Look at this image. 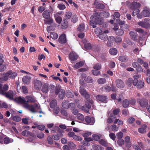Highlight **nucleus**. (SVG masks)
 Here are the masks:
<instances>
[{"label": "nucleus", "mask_w": 150, "mask_h": 150, "mask_svg": "<svg viewBox=\"0 0 150 150\" xmlns=\"http://www.w3.org/2000/svg\"><path fill=\"white\" fill-rule=\"evenodd\" d=\"M85 120L87 123L91 125H93L95 122V119L94 117L91 118L88 116L86 117Z\"/></svg>", "instance_id": "9b49d317"}, {"label": "nucleus", "mask_w": 150, "mask_h": 150, "mask_svg": "<svg viewBox=\"0 0 150 150\" xmlns=\"http://www.w3.org/2000/svg\"><path fill=\"white\" fill-rule=\"evenodd\" d=\"M50 37L52 39L55 40L57 38L58 35L56 33L53 32L51 33Z\"/></svg>", "instance_id": "de8ad7c7"}, {"label": "nucleus", "mask_w": 150, "mask_h": 150, "mask_svg": "<svg viewBox=\"0 0 150 150\" xmlns=\"http://www.w3.org/2000/svg\"><path fill=\"white\" fill-rule=\"evenodd\" d=\"M122 105L124 108L128 107L129 105V102L128 100L127 99L124 100L123 102Z\"/></svg>", "instance_id": "79ce46f5"}, {"label": "nucleus", "mask_w": 150, "mask_h": 150, "mask_svg": "<svg viewBox=\"0 0 150 150\" xmlns=\"http://www.w3.org/2000/svg\"><path fill=\"white\" fill-rule=\"evenodd\" d=\"M55 86L53 85H49V89H51L50 90V92H53L55 88Z\"/></svg>", "instance_id": "69168bd1"}, {"label": "nucleus", "mask_w": 150, "mask_h": 150, "mask_svg": "<svg viewBox=\"0 0 150 150\" xmlns=\"http://www.w3.org/2000/svg\"><path fill=\"white\" fill-rule=\"evenodd\" d=\"M8 88L7 84H5L2 87L1 85L0 84V94L3 95H5L6 93L5 91L8 90Z\"/></svg>", "instance_id": "0eeeda50"}, {"label": "nucleus", "mask_w": 150, "mask_h": 150, "mask_svg": "<svg viewBox=\"0 0 150 150\" xmlns=\"http://www.w3.org/2000/svg\"><path fill=\"white\" fill-rule=\"evenodd\" d=\"M144 82L142 81H140L139 82H137V84L136 86H137V88H138L140 89L142 88L144 86Z\"/></svg>", "instance_id": "f704fd0d"}, {"label": "nucleus", "mask_w": 150, "mask_h": 150, "mask_svg": "<svg viewBox=\"0 0 150 150\" xmlns=\"http://www.w3.org/2000/svg\"><path fill=\"white\" fill-rule=\"evenodd\" d=\"M115 31L116 34L117 35L120 36L124 34L123 31L121 29H118V28L116 25H115V27L113 28Z\"/></svg>", "instance_id": "5701e85b"}, {"label": "nucleus", "mask_w": 150, "mask_h": 150, "mask_svg": "<svg viewBox=\"0 0 150 150\" xmlns=\"http://www.w3.org/2000/svg\"><path fill=\"white\" fill-rule=\"evenodd\" d=\"M4 95L8 99L11 100L13 99V92L12 90H9Z\"/></svg>", "instance_id": "dca6fc26"}, {"label": "nucleus", "mask_w": 150, "mask_h": 150, "mask_svg": "<svg viewBox=\"0 0 150 150\" xmlns=\"http://www.w3.org/2000/svg\"><path fill=\"white\" fill-rule=\"evenodd\" d=\"M78 56L76 53L74 52H71L69 55V58L71 61H74L78 58Z\"/></svg>", "instance_id": "f3484780"}, {"label": "nucleus", "mask_w": 150, "mask_h": 150, "mask_svg": "<svg viewBox=\"0 0 150 150\" xmlns=\"http://www.w3.org/2000/svg\"><path fill=\"white\" fill-rule=\"evenodd\" d=\"M84 28L85 27L84 24L83 23H82L79 25L78 28V30L79 31H82L84 30Z\"/></svg>", "instance_id": "8fccbe9b"}, {"label": "nucleus", "mask_w": 150, "mask_h": 150, "mask_svg": "<svg viewBox=\"0 0 150 150\" xmlns=\"http://www.w3.org/2000/svg\"><path fill=\"white\" fill-rule=\"evenodd\" d=\"M124 143L125 141L124 140L122 139H119L117 141V144L120 146H121L124 144Z\"/></svg>", "instance_id": "864d4df0"}, {"label": "nucleus", "mask_w": 150, "mask_h": 150, "mask_svg": "<svg viewBox=\"0 0 150 150\" xmlns=\"http://www.w3.org/2000/svg\"><path fill=\"white\" fill-rule=\"evenodd\" d=\"M22 92L24 93H27L28 92L27 88L25 86H23L21 88Z\"/></svg>", "instance_id": "774afa93"}, {"label": "nucleus", "mask_w": 150, "mask_h": 150, "mask_svg": "<svg viewBox=\"0 0 150 150\" xmlns=\"http://www.w3.org/2000/svg\"><path fill=\"white\" fill-rule=\"evenodd\" d=\"M4 143L5 144H8L12 143L13 142V140L9 137H5L4 139Z\"/></svg>", "instance_id": "7c9ffc66"}, {"label": "nucleus", "mask_w": 150, "mask_h": 150, "mask_svg": "<svg viewBox=\"0 0 150 150\" xmlns=\"http://www.w3.org/2000/svg\"><path fill=\"white\" fill-rule=\"evenodd\" d=\"M137 101L139 102L140 106L143 107H146L148 104L147 100L144 99L142 100L139 99Z\"/></svg>", "instance_id": "393cba45"}, {"label": "nucleus", "mask_w": 150, "mask_h": 150, "mask_svg": "<svg viewBox=\"0 0 150 150\" xmlns=\"http://www.w3.org/2000/svg\"><path fill=\"white\" fill-rule=\"evenodd\" d=\"M92 148L93 150H103V148L97 144H94L92 146Z\"/></svg>", "instance_id": "e433bc0d"}, {"label": "nucleus", "mask_w": 150, "mask_h": 150, "mask_svg": "<svg viewBox=\"0 0 150 150\" xmlns=\"http://www.w3.org/2000/svg\"><path fill=\"white\" fill-rule=\"evenodd\" d=\"M141 77V75H137L133 76L134 80L133 81V84L134 86H136L137 84V82H138L137 79Z\"/></svg>", "instance_id": "c9c22d12"}, {"label": "nucleus", "mask_w": 150, "mask_h": 150, "mask_svg": "<svg viewBox=\"0 0 150 150\" xmlns=\"http://www.w3.org/2000/svg\"><path fill=\"white\" fill-rule=\"evenodd\" d=\"M133 7L134 8H137L140 7V5L139 3L136 2H134L132 3Z\"/></svg>", "instance_id": "5fc2aeb1"}, {"label": "nucleus", "mask_w": 150, "mask_h": 150, "mask_svg": "<svg viewBox=\"0 0 150 150\" xmlns=\"http://www.w3.org/2000/svg\"><path fill=\"white\" fill-rule=\"evenodd\" d=\"M112 130L114 132L117 131L118 129V128L115 125H112L110 127Z\"/></svg>", "instance_id": "13d9d810"}, {"label": "nucleus", "mask_w": 150, "mask_h": 150, "mask_svg": "<svg viewBox=\"0 0 150 150\" xmlns=\"http://www.w3.org/2000/svg\"><path fill=\"white\" fill-rule=\"evenodd\" d=\"M102 15L105 18L109 17V14L106 11H103L101 13H95L91 17V21L90 22V25L93 28H95L96 26V25L98 24L101 25L103 23V18L100 16Z\"/></svg>", "instance_id": "f03ea898"}, {"label": "nucleus", "mask_w": 150, "mask_h": 150, "mask_svg": "<svg viewBox=\"0 0 150 150\" xmlns=\"http://www.w3.org/2000/svg\"><path fill=\"white\" fill-rule=\"evenodd\" d=\"M96 98L98 101L105 103L107 102V97L105 96L99 95L96 96Z\"/></svg>", "instance_id": "9d476101"}, {"label": "nucleus", "mask_w": 150, "mask_h": 150, "mask_svg": "<svg viewBox=\"0 0 150 150\" xmlns=\"http://www.w3.org/2000/svg\"><path fill=\"white\" fill-rule=\"evenodd\" d=\"M140 12L139 10L138 9H136L134 10L133 12L132 13V16H135V15H137Z\"/></svg>", "instance_id": "052dcab7"}, {"label": "nucleus", "mask_w": 150, "mask_h": 150, "mask_svg": "<svg viewBox=\"0 0 150 150\" xmlns=\"http://www.w3.org/2000/svg\"><path fill=\"white\" fill-rule=\"evenodd\" d=\"M101 68V66L99 64H97L93 66V68L95 69L99 70Z\"/></svg>", "instance_id": "e2e57ef3"}, {"label": "nucleus", "mask_w": 150, "mask_h": 150, "mask_svg": "<svg viewBox=\"0 0 150 150\" xmlns=\"http://www.w3.org/2000/svg\"><path fill=\"white\" fill-rule=\"evenodd\" d=\"M57 7L60 10H63L66 8V6L64 4H59L58 5Z\"/></svg>", "instance_id": "3c124183"}, {"label": "nucleus", "mask_w": 150, "mask_h": 150, "mask_svg": "<svg viewBox=\"0 0 150 150\" xmlns=\"http://www.w3.org/2000/svg\"><path fill=\"white\" fill-rule=\"evenodd\" d=\"M123 134L122 132H120L116 134L117 138L118 139H121L123 136Z\"/></svg>", "instance_id": "680f3d73"}, {"label": "nucleus", "mask_w": 150, "mask_h": 150, "mask_svg": "<svg viewBox=\"0 0 150 150\" xmlns=\"http://www.w3.org/2000/svg\"><path fill=\"white\" fill-rule=\"evenodd\" d=\"M79 92L81 95L86 98L89 97V95L87 93L86 91L83 87H80L79 88Z\"/></svg>", "instance_id": "1a4fd4ad"}, {"label": "nucleus", "mask_w": 150, "mask_h": 150, "mask_svg": "<svg viewBox=\"0 0 150 150\" xmlns=\"http://www.w3.org/2000/svg\"><path fill=\"white\" fill-rule=\"evenodd\" d=\"M9 77L11 79H14L17 75L16 72H13L11 70L7 72Z\"/></svg>", "instance_id": "412c9836"}, {"label": "nucleus", "mask_w": 150, "mask_h": 150, "mask_svg": "<svg viewBox=\"0 0 150 150\" xmlns=\"http://www.w3.org/2000/svg\"><path fill=\"white\" fill-rule=\"evenodd\" d=\"M84 64V63L82 62H80L76 63L73 67L76 69H78L82 67Z\"/></svg>", "instance_id": "2f4dec72"}, {"label": "nucleus", "mask_w": 150, "mask_h": 150, "mask_svg": "<svg viewBox=\"0 0 150 150\" xmlns=\"http://www.w3.org/2000/svg\"><path fill=\"white\" fill-rule=\"evenodd\" d=\"M43 17L45 19L44 23L46 24L51 25L53 22V20L50 16V12L48 10L44 11L42 14Z\"/></svg>", "instance_id": "7ed1b4c3"}, {"label": "nucleus", "mask_w": 150, "mask_h": 150, "mask_svg": "<svg viewBox=\"0 0 150 150\" xmlns=\"http://www.w3.org/2000/svg\"><path fill=\"white\" fill-rule=\"evenodd\" d=\"M55 93L57 95L59 94V97L60 99H63L64 96L65 91L63 89H57L55 92Z\"/></svg>", "instance_id": "6e6552de"}, {"label": "nucleus", "mask_w": 150, "mask_h": 150, "mask_svg": "<svg viewBox=\"0 0 150 150\" xmlns=\"http://www.w3.org/2000/svg\"><path fill=\"white\" fill-rule=\"evenodd\" d=\"M57 105V102L56 100H52L50 103V106L51 108H54Z\"/></svg>", "instance_id": "37998d69"}, {"label": "nucleus", "mask_w": 150, "mask_h": 150, "mask_svg": "<svg viewBox=\"0 0 150 150\" xmlns=\"http://www.w3.org/2000/svg\"><path fill=\"white\" fill-rule=\"evenodd\" d=\"M60 14V13H56L54 14L55 20L56 22L59 24H60L62 21V18L59 16Z\"/></svg>", "instance_id": "6ab92c4d"}, {"label": "nucleus", "mask_w": 150, "mask_h": 150, "mask_svg": "<svg viewBox=\"0 0 150 150\" xmlns=\"http://www.w3.org/2000/svg\"><path fill=\"white\" fill-rule=\"evenodd\" d=\"M119 59L120 61L126 62L127 61L128 58L125 56H122L119 57Z\"/></svg>", "instance_id": "58836bf2"}, {"label": "nucleus", "mask_w": 150, "mask_h": 150, "mask_svg": "<svg viewBox=\"0 0 150 150\" xmlns=\"http://www.w3.org/2000/svg\"><path fill=\"white\" fill-rule=\"evenodd\" d=\"M141 13L144 17H149L150 16V9L147 7H144Z\"/></svg>", "instance_id": "423d86ee"}, {"label": "nucleus", "mask_w": 150, "mask_h": 150, "mask_svg": "<svg viewBox=\"0 0 150 150\" xmlns=\"http://www.w3.org/2000/svg\"><path fill=\"white\" fill-rule=\"evenodd\" d=\"M13 120L15 121L18 122L20 121L21 120V118L19 116H15L13 117Z\"/></svg>", "instance_id": "4d7b16f0"}, {"label": "nucleus", "mask_w": 150, "mask_h": 150, "mask_svg": "<svg viewBox=\"0 0 150 150\" xmlns=\"http://www.w3.org/2000/svg\"><path fill=\"white\" fill-rule=\"evenodd\" d=\"M49 89V84L45 83L42 86V91L43 93H46L47 92Z\"/></svg>", "instance_id": "a878e982"}, {"label": "nucleus", "mask_w": 150, "mask_h": 150, "mask_svg": "<svg viewBox=\"0 0 150 150\" xmlns=\"http://www.w3.org/2000/svg\"><path fill=\"white\" fill-rule=\"evenodd\" d=\"M135 30L136 32L138 33L142 34H143L146 33V32H144L143 29L141 28H137L135 29Z\"/></svg>", "instance_id": "603ef678"}, {"label": "nucleus", "mask_w": 150, "mask_h": 150, "mask_svg": "<svg viewBox=\"0 0 150 150\" xmlns=\"http://www.w3.org/2000/svg\"><path fill=\"white\" fill-rule=\"evenodd\" d=\"M77 117L78 120L82 121L83 120L85 119L84 116L82 114L80 113L77 115Z\"/></svg>", "instance_id": "49530a36"}, {"label": "nucleus", "mask_w": 150, "mask_h": 150, "mask_svg": "<svg viewBox=\"0 0 150 150\" xmlns=\"http://www.w3.org/2000/svg\"><path fill=\"white\" fill-rule=\"evenodd\" d=\"M82 41L84 43V47L85 49L87 50H90L91 49V45L90 43H87V41L86 40H83Z\"/></svg>", "instance_id": "bb28decb"}, {"label": "nucleus", "mask_w": 150, "mask_h": 150, "mask_svg": "<svg viewBox=\"0 0 150 150\" xmlns=\"http://www.w3.org/2000/svg\"><path fill=\"white\" fill-rule=\"evenodd\" d=\"M23 82L25 84H28L30 81V78L29 76H24L23 78Z\"/></svg>", "instance_id": "cd10ccee"}, {"label": "nucleus", "mask_w": 150, "mask_h": 150, "mask_svg": "<svg viewBox=\"0 0 150 150\" xmlns=\"http://www.w3.org/2000/svg\"><path fill=\"white\" fill-rule=\"evenodd\" d=\"M61 112L62 114L65 117V118L67 120H71L72 119L73 115L68 113L66 110H61Z\"/></svg>", "instance_id": "39448f33"}, {"label": "nucleus", "mask_w": 150, "mask_h": 150, "mask_svg": "<svg viewBox=\"0 0 150 150\" xmlns=\"http://www.w3.org/2000/svg\"><path fill=\"white\" fill-rule=\"evenodd\" d=\"M68 22L66 20H63V22L61 24V27L62 29H65L67 28L68 27Z\"/></svg>", "instance_id": "72a5a7b5"}, {"label": "nucleus", "mask_w": 150, "mask_h": 150, "mask_svg": "<svg viewBox=\"0 0 150 150\" xmlns=\"http://www.w3.org/2000/svg\"><path fill=\"white\" fill-rule=\"evenodd\" d=\"M108 42L106 44L108 47H110L113 45V42L115 41V38L113 36H110L108 38Z\"/></svg>", "instance_id": "ddd939ff"}, {"label": "nucleus", "mask_w": 150, "mask_h": 150, "mask_svg": "<svg viewBox=\"0 0 150 150\" xmlns=\"http://www.w3.org/2000/svg\"><path fill=\"white\" fill-rule=\"evenodd\" d=\"M95 32L96 34H100L103 33V31L102 30L98 28H97L95 30Z\"/></svg>", "instance_id": "6e6d98bb"}, {"label": "nucleus", "mask_w": 150, "mask_h": 150, "mask_svg": "<svg viewBox=\"0 0 150 150\" xmlns=\"http://www.w3.org/2000/svg\"><path fill=\"white\" fill-rule=\"evenodd\" d=\"M129 35L134 40L138 42V40L136 38L137 36V33L136 32L134 31H131L129 33Z\"/></svg>", "instance_id": "b1692460"}, {"label": "nucleus", "mask_w": 150, "mask_h": 150, "mask_svg": "<svg viewBox=\"0 0 150 150\" xmlns=\"http://www.w3.org/2000/svg\"><path fill=\"white\" fill-rule=\"evenodd\" d=\"M106 82V80L105 78H100L98 80V82L100 84H103L105 83Z\"/></svg>", "instance_id": "c03bdc74"}, {"label": "nucleus", "mask_w": 150, "mask_h": 150, "mask_svg": "<svg viewBox=\"0 0 150 150\" xmlns=\"http://www.w3.org/2000/svg\"><path fill=\"white\" fill-rule=\"evenodd\" d=\"M109 52L110 54L114 55L117 54V51L115 48H112L110 50Z\"/></svg>", "instance_id": "473e14b6"}, {"label": "nucleus", "mask_w": 150, "mask_h": 150, "mask_svg": "<svg viewBox=\"0 0 150 150\" xmlns=\"http://www.w3.org/2000/svg\"><path fill=\"white\" fill-rule=\"evenodd\" d=\"M58 41L61 44H64L67 42L66 35L65 34H62L60 35L58 39Z\"/></svg>", "instance_id": "f8f14e48"}, {"label": "nucleus", "mask_w": 150, "mask_h": 150, "mask_svg": "<svg viewBox=\"0 0 150 150\" xmlns=\"http://www.w3.org/2000/svg\"><path fill=\"white\" fill-rule=\"evenodd\" d=\"M68 145L69 147L71 149H74L75 147V144L72 142H69Z\"/></svg>", "instance_id": "bf43d9fd"}, {"label": "nucleus", "mask_w": 150, "mask_h": 150, "mask_svg": "<svg viewBox=\"0 0 150 150\" xmlns=\"http://www.w3.org/2000/svg\"><path fill=\"white\" fill-rule=\"evenodd\" d=\"M92 137L93 138V140L96 141H98L102 137V136L100 134H94L92 135Z\"/></svg>", "instance_id": "c85d7f7f"}, {"label": "nucleus", "mask_w": 150, "mask_h": 150, "mask_svg": "<svg viewBox=\"0 0 150 150\" xmlns=\"http://www.w3.org/2000/svg\"><path fill=\"white\" fill-rule=\"evenodd\" d=\"M69 104L68 101L65 100L62 102V105L63 108L67 109L69 107Z\"/></svg>", "instance_id": "a19ab883"}, {"label": "nucleus", "mask_w": 150, "mask_h": 150, "mask_svg": "<svg viewBox=\"0 0 150 150\" xmlns=\"http://www.w3.org/2000/svg\"><path fill=\"white\" fill-rule=\"evenodd\" d=\"M98 37L101 40H105L107 38V36L106 34H103V33L99 34Z\"/></svg>", "instance_id": "ea45409f"}, {"label": "nucleus", "mask_w": 150, "mask_h": 150, "mask_svg": "<svg viewBox=\"0 0 150 150\" xmlns=\"http://www.w3.org/2000/svg\"><path fill=\"white\" fill-rule=\"evenodd\" d=\"M94 6L97 8L103 9L104 8V5L99 2V1L97 0H96L94 3Z\"/></svg>", "instance_id": "2eb2a0df"}, {"label": "nucleus", "mask_w": 150, "mask_h": 150, "mask_svg": "<svg viewBox=\"0 0 150 150\" xmlns=\"http://www.w3.org/2000/svg\"><path fill=\"white\" fill-rule=\"evenodd\" d=\"M72 15V13L70 12H67L65 14V17L67 19L70 18Z\"/></svg>", "instance_id": "09e8293b"}, {"label": "nucleus", "mask_w": 150, "mask_h": 150, "mask_svg": "<svg viewBox=\"0 0 150 150\" xmlns=\"http://www.w3.org/2000/svg\"><path fill=\"white\" fill-rule=\"evenodd\" d=\"M114 123L116 124L117 123L120 125H122V121L121 120H119L118 119H116L113 122Z\"/></svg>", "instance_id": "0e129e2a"}, {"label": "nucleus", "mask_w": 150, "mask_h": 150, "mask_svg": "<svg viewBox=\"0 0 150 150\" xmlns=\"http://www.w3.org/2000/svg\"><path fill=\"white\" fill-rule=\"evenodd\" d=\"M69 108H70L71 110L75 108V104L74 103H72L69 104Z\"/></svg>", "instance_id": "338daca9"}, {"label": "nucleus", "mask_w": 150, "mask_h": 150, "mask_svg": "<svg viewBox=\"0 0 150 150\" xmlns=\"http://www.w3.org/2000/svg\"><path fill=\"white\" fill-rule=\"evenodd\" d=\"M146 126L144 125L141 127L139 129L138 131L140 133H144L146 132Z\"/></svg>", "instance_id": "4c0bfd02"}, {"label": "nucleus", "mask_w": 150, "mask_h": 150, "mask_svg": "<svg viewBox=\"0 0 150 150\" xmlns=\"http://www.w3.org/2000/svg\"><path fill=\"white\" fill-rule=\"evenodd\" d=\"M26 99L27 100L25 101L23 97H19L16 98L15 100L17 103L22 104L25 108L28 109L32 112L35 113L36 112V110H39L40 109V107L39 104L35 103L33 105H29L28 102L35 103L36 102L35 99L34 98L28 96H26Z\"/></svg>", "instance_id": "f257e3e1"}, {"label": "nucleus", "mask_w": 150, "mask_h": 150, "mask_svg": "<svg viewBox=\"0 0 150 150\" xmlns=\"http://www.w3.org/2000/svg\"><path fill=\"white\" fill-rule=\"evenodd\" d=\"M150 19L149 18H145L144 21H140L137 24L142 27L148 29L150 28Z\"/></svg>", "instance_id": "20e7f679"}, {"label": "nucleus", "mask_w": 150, "mask_h": 150, "mask_svg": "<svg viewBox=\"0 0 150 150\" xmlns=\"http://www.w3.org/2000/svg\"><path fill=\"white\" fill-rule=\"evenodd\" d=\"M115 82L116 86L118 88H122L124 87V83L121 80L119 79H117Z\"/></svg>", "instance_id": "4468645a"}, {"label": "nucleus", "mask_w": 150, "mask_h": 150, "mask_svg": "<svg viewBox=\"0 0 150 150\" xmlns=\"http://www.w3.org/2000/svg\"><path fill=\"white\" fill-rule=\"evenodd\" d=\"M125 146L126 147L129 148L132 146V144L130 141V138L129 136H126L125 138Z\"/></svg>", "instance_id": "4be33fe9"}, {"label": "nucleus", "mask_w": 150, "mask_h": 150, "mask_svg": "<svg viewBox=\"0 0 150 150\" xmlns=\"http://www.w3.org/2000/svg\"><path fill=\"white\" fill-rule=\"evenodd\" d=\"M9 78L7 72L3 74L0 78V80L2 81H6L8 80Z\"/></svg>", "instance_id": "c756f323"}, {"label": "nucleus", "mask_w": 150, "mask_h": 150, "mask_svg": "<svg viewBox=\"0 0 150 150\" xmlns=\"http://www.w3.org/2000/svg\"><path fill=\"white\" fill-rule=\"evenodd\" d=\"M99 142L101 144L105 146H108V143L106 141L104 140V139H101L100 140V141Z\"/></svg>", "instance_id": "a18cd8bd"}, {"label": "nucleus", "mask_w": 150, "mask_h": 150, "mask_svg": "<svg viewBox=\"0 0 150 150\" xmlns=\"http://www.w3.org/2000/svg\"><path fill=\"white\" fill-rule=\"evenodd\" d=\"M82 76L86 82L89 83H92L93 82V80L92 78L89 76H86L84 73H83Z\"/></svg>", "instance_id": "a211bd4d"}, {"label": "nucleus", "mask_w": 150, "mask_h": 150, "mask_svg": "<svg viewBox=\"0 0 150 150\" xmlns=\"http://www.w3.org/2000/svg\"><path fill=\"white\" fill-rule=\"evenodd\" d=\"M42 86V82L38 80L35 81L34 83L35 88L37 90H39L40 89Z\"/></svg>", "instance_id": "aec40b11"}]
</instances>
